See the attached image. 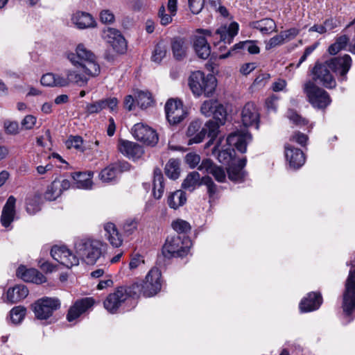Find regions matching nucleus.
<instances>
[{
	"mask_svg": "<svg viewBox=\"0 0 355 355\" xmlns=\"http://www.w3.org/2000/svg\"><path fill=\"white\" fill-rule=\"evenodd\" d=\"M67 58L76 67L75 70H67L66 72L69 85L76 84L83 87L88 81L85 75L95 76L100 72L95 55L82 44L78 45L76 53H68Z\"/></svg>",
	"mask_w": 355,
	"mask_h": 355,
	"instance_id": "obj_1",
	"label": "nucleus"
},
{
	"mask_svg": "<svg viewBox=\"0 0 355 355\" xmlns=\"http://www.w3.org/2000/svg\"><path fill=\"white\" fill-rule=\"evenodd\" d=\"M161 276L159 268H152L142 284L135 283L128 287L123 286L126 300L129 297L137 298L141 293L145 297L156 295L161 290Z\"/></svg>",
	"mask_w": 355,
	"mask_h": 355,
	"instance_id": "obj_2",
	"label": "nucleus"
},
{
	"mask_svg": "<svg viewBox=\"0 0 355 355\" xmlns=\"http://www.w3.org/2000/svg\"><path fill=\"white\" fill-rule=\"evenodd\" d=\"M76 252L83 263L93 266L103 254L106 244L98 240L83 239L77 241L75 243Z\"/></svg>",
	"mask_w": 355,
	"mask_h": 355,
	"instance_id": "obj_3",
	"label": "nucleus"
},
{
	"mask_svg": "<svg viewBox=\"0 0 355 355\" xmlns=\"http://www.w3.org/2000/svg\"><path fill=\"white\" fill-rule=\"evenodd\" d=\"M188 80L190 89L196 96L204 95L209 97L213 95L217 86V80L213 74L206 76L200 71L192 72Z\"/></svg>",
	"mask_w": 355,
	"mask_h": 355,
	"instance_id": "obj_4",
	"label": "nucleus"
},
{
	"mask_svg": "<svg viewBox=\"0 0 355 355\" xmlns=\"http://www.w3.org/2000/svg\"><path fill=\"white\" fill-rule=\"evenodd\" d=\"M202 123L199 120H195L190 123L187 131V136L189 137L188 144H199L202 141L206 135L211 140L214 139L218 134V124L212 120H209L205 124L204 127H201Z\"/></svg>",
	"mask_w": 355,
	"mask_h": 355,
	"instance_id": "obj_5",
	"label": "nucleus"
},
{
	"mask_svg": "<svg viewBox=\"0 0 355 355\" xmlns=\"http://www.w3.org/2000/svg\"><path fill=\"white\" fill-rule=\"evenodd\" d=\"M191 241L188 236L180 235L168 237L163 248L164 257H184L189 252Z\"/></svg>",
	"mask_w": 355,
	"mask_h": 355,
	"instance_id": "obj_6",
	"label": "nucleus"
},
{
	"mask_svg": "<svg viewBox=\"0 0 355 355\" xmlns=\"http://www.w3.org/2000/svg\"><path fill=\"white\" fill-rule=\"evenodd\" d=\"M303 92L311 105L318 109H325L331 102L329 94L313 81L307 80L303 85Z\"/></svg>",
	"mask_w": 355,
	"mask_h": 355,
	"instance_id": "obj_7",
	"label": "nucleus"
},
{
	"mask_svg": "<svg viewBox=\"0 0 355 355\" xmlns=\"http://www.w3.org/2000/svg\"><path fill=\"white\" fill-rule=\"evenodd\" d=\"M313 81L315 85L318 83L327 89H333L336 87V81L330 71L329 64L323 57V60H317L311 70Z\"/></svg>",
	"mask_w": 355,
	"mask_h": 355,
	"instance_id": "obj_8",
	"label": "nucleus"
},
{
	"mask_svg": "<svg viewBox=\"0 0 355 355\" xmlns=\"http://www.w3.org/2000/svg\"><path fill=\"white\" fill-rule=\"evenodd\" d=\"M239 26L237 22L233 21L228 26L223 25L216 29L214 33L210 30L199 28L197 32L202 33V35L209 36L214 38L215 35L220 36V40L218 42H213L214 44L216 46L219 42H223L224 43L231 44L234 40V37L238 34Z\"/></svg>",
	"mask_w": 355,
	"mask_h": 355,
	"instance_id": "obj_9",
	"label": "nucleus"
},
{
	"mask_svg": "<svg viewBox=\"0 0 355 355\" xmlns=\"http://www.w3.org/2000/svg\"><path fill=\"white\" fill-rule=\"evenodd\" d=\"M32 306L37 319L46 320L55 311L60 309V302L55 297H44L37 300Z\"/></svg>",
	"mask_w": 355,
	"mask_h": 355,
	"instance_id": "obj_10",
	"label": "nucleus"
},
{
	"mask_svg": "<svg viewBox=\"0 0 355 355\" xmlns=\"http://www.w3.org/2000/svg\"><path fill=\"white\" fill-rule=\"evenodd\" d=\"M343 297V311L349 316L355 312V268L349 272Z\"/></svg>",
	"mask_w": 355,
	"mask_h": 355,
	"instance_id": "obj_11",
	"label": "nucleus"
},
{
	"mask_svg": "<svg viewBox=\"0 0 355 355\" xmlns=\"http://www.w3.org/2000/svg\"><path fill=\"white\" fill-rule=\"evenodd\" d=\"M329 67L336 73L339 81H345L347 79V74L349 71L352 60L349 55L326 58Z\"/></svg>",
	"mask_w": 355,
	"mask_h": 355,
	"instance_id": "obj_12",
	"label": "nucleus"
},
{
	"mask_svg": "<svg viewBox=\"0 0 355 355\" xmlns=\"http://www.w3.org/2000/svg\"><path fill=\"white\" fill-rule=\"evenodd\" d=\"M132 134L137 141L147 146H154L159 140L156 131L143 123L134 125L132 128Z\"/></svg>",
	"mask_w": 355,
	"mask_h": 355,
	"instance_id": "obj_13",
	"label": "nucleus"
},
{
	"mask_svg": "<svg viewBox=\"0 0 355 355\" xmlns=\"http://www.w3.org/2000/svg\"><path fill=\"white\" fill-rule=\"evenodd\" d=\"M52 258L62 266H77L79 258L73 254L65 245H53L51 250Z\"/></svg>",
	"mask_w": 355,
	"mask_h": 355,
	"instance_id": "obj_14",
	"label": "nucleus"
},
{
	"mask_svg": "<svg viewBox=\"0 0 355 355\" xmlns=\"http://www.w3.org/2000/svg\"><path fill=\"white\" fill-rule=\"evenodd\" d=\"M102 37L116 53L122 54L126 51V41L119 30L113 28H105L102 32Z\"/></svg>",
	"mask_w": 355,
	"mask_h": 355,
	"instance_id": "obj_15",
	"label": "nucleus"
},
{
	"mask_svg": "<svg viewBox=\"0 0 355 355\" xmlns=\"http://www.w3.org/2000/svg\"><path fill=\"white\" fill-rule=\"evenodd\" d=\"M166 119L170 125H175L180 123L186 116L187 112L183 109L180 101L169 99L165 105Z\"/></svg>",
	"mask_w": 355,
	"mask_h": 355,
	"instance_id": "obj_16",
	"label": "nucleus"
},
{
	"mask_svg": "<svg viewBox=\"0 0 355 355\" xmlns=\"http://www.w3.org/2000/svg\"><path fill=\"white\" fill-rule=\"evenodd\" d=\"M126 300L123 286L118 287L116 291L108 295L103 304L105 309L111 313H115L119 306Z\"/></svg>",
	"mask_w": 355,
	"mask_h": 355,
	"instance_id": "obj_17",
	"label": "nucleus"
},
{
	"mask_svg": "<svg viewBox=\"0 0 355 355\" xmlns=\"http://www.w3.org/2000/svg\"><path fill=\"white\" fill-rule=\"evenodd\" d=\"M16 275L28 283L41 284L46 282V277L35 268H17Z\"/></svg>",
	"mask_w": 355,
	"mask_h": 355,
	"instance_id": "obj_18",
	"label": "nucleus"
},
{
	"mask_svg": "<svg viewBox=\"0 0 355 355\" xmlns=\"http://www.w3.org/2000/svg\"><path fill=\"white\" fill-rule=\"evenodd\" d=\"M241 119L244 126H255L259 128V114L253 103L248 102L243 107L241 112Z\"/></svg>",
	"mask_w": 355,
	"mask_h": 355,
	"instance_id": "obj_19",
	"label": "nucleus"
},
{
	"mask_svg": "<svg viewBox=\"0 0 355 355\" xmlns=\"http://www.w3.org/2000/svg\"><path fill=\"white\" fill-rule=\"evenodd\" d=\"M285 156L289 166L293 169H298L305 162V155L302 150L290 144L285 146Z\"/></svg>",
	"mask_w": 355,
	"mask_h": 355,
	"instance_id": "obj_20",
	"label": "nucleus"
},
{
	"mask_svg": "<svg viewBox=\"0 0 355 355\" xmlns=\"http://www.w3.org/2000/svg\"><path fill=\"white\" fill-rule=\"evenodd\" d=\"M94 304V300L92 297H85L77 300L68 311L67 314V320L72 322L77 319L81 314L92 306Z\"/></svg>",
	"mask_w": 355,
	"mask_h": 355,
	"instance_id": "obj_21",
	"label": "nucleus"
},
{
	"mask_svg": "<svg viewBox=\"0 0 355 355\" xmlns=\"http://www.w3.org/2000/svg\"><path fill=\"white\" fill-rule=\"evenodd\" d=\"M16 198L13 196H10L1 211V225L6 228H12L11 223L15 218Z\"/></svg>",
	"mask_w": 355,
	"mask_h": 355,
	"instance_id": "obj_22",
	"label": "nucleus"
},
{
	"mask_svg": "<svg viewBox=\"0 0 355 355\" xmlns=\"http://www.w3.org/2000/svg\"><path fill=\"white\" fill-rule=\"evenodd\" d=\"M118 149L123 155L129 158L139 157L144 153L139 144L122 139L119 140Z\"/></svg>",
	"mask_w": 355,
	"mask_h": 355,
	"instance_id": "obj_23",
	"label": "nucleus"
},
{
	"mask_svg": "<svg viewBox=\"0 0 355 355\" xmlns=\"http://www.w3.org/2000/svg\"><path fill=\"white\" fill-rule=\"evenodd\" d=\"M322 303V297L320 293L311 292L303 298L300 303L301 312H310L319 309Z\"/></svg>",
	"mask_w": 355,
	"mask_h": 355,
	"instance_id": "obj_24",
	"label": "nucleus"
},
{
	"mask_svg": "<svg viewBox=\"0 0 355 355\" xmlns=\"http://www.w3.org/2000/svg\"><path fill=\"white\" fill-rule=\"evenodd\" d=\"M246 158L236 160L230 164L227 167V173L230 180L234 182H242L244 180L245 171L243 168L246 164Z\"/></svg>",
	"mask_w": 355,
	"mask_h": 355,
	"instance_id": "obj_25",
	"label": "nucleus"
},
{
	"mask_svg": "<svg viewBox=\"0 0 355 355\" xmlns=\"http://www.w3.org/2000/svg\"><path fill=\"white\" fill-rule=\"evenodd\" d=\"M71 21L79 29L94 28L96 22L92 15L86 12L77 11L71 17Z\"/></svg>",
	"mask_w": 355,
	"mask_h": 355,
	"instance_id": "obj_26",
	"label": "nucleus"
},
{
	"mask_svg": "<svg viewBox=\"0 0 355 355\" xmlns=\"http://www.w3.org/2000/svg\"><path fill=\"white\" fill-rule=\"evenodd\" d=\"M199 169H205L219 182H223L225 180L226 175L223 168L215 164L210 159H204L199 166Z\"/></svg>",
	"mask_w": 355,
	"mask_h": 355,
	"instance_id": "obj_27",
	"label": "nucleus"
},
{
	"mask_svg": "<svg viewBox=\"0 0 355 355\" xmlns=\"http://www.w3.org/2000/svg\"><path fill=\"white\" fill-rule=\"evenodd\" d=\"M28 289L24 284H16L7 291V301L13 304L17 303L27 297Z\"/></svg>",
	"mask_w": 355,
	"mask_h": 355,
	"instance_id": "obj_28",
	"label": "nucleus"
},
{
	"mask_svg": "<svg viewBox=\"0 0 355 355\" xmlns=\"http://www.w3.org/2000/svg\"><path fill=\"white\" fill-rule=\"evenodd\" d=\"M227 144L230 148L234 146L241 153L246 152L247 142L245 134H241L239 132H232L227 137Z\"/></svg>",
	"mask_w": 355,
	"mask_h": 355,
	"instance_id": "obj_29",
	"label": "nucleus"
},
{
	"mask_svg": "<svg viewBox=\"0 0 355 355\" xmlns=\"http://www.w3.org/2000/svg\"><path fill=\"white\" fill-rule=\"evenodd\" d=\"M193 48L198 56L203 60L208 58L210 55L211 47L204 36L195 37Z\"/></svg>",
	"mask_w": 355,
	"mask_h": 355,
	"instance_id": "obj_30",
	"label": "nucleus"
},
{
	"mask_svg": "<svg viewBox=\"0 0 355 355\" xmlns=\"http://www.w3.org/2000/svg\"><path fill=\"white\" fill-rule=\"evenodd\" d=\"M187 45L183 38L177 37L171 41V50L174 58L180 61L187 57Z\"/></svg>",
	"mask_w": 355,
	"mask_h": 355,
	"instance_id": "obj_31",
	"label": "nucleus"
},
{
	"mask_svg": "<svg viewBox=\"0 0 355 355\" xmlns=\"http://www.w3.org/2000/svg\"><path fill=\"white\" fill-rule=\"evenodd\" d=\"M94 173L87 172H76L71 173V177L75 181L76 187L78 189H90L92 185V176Z\"/></svg>",
	"mask_w": 355,
	"mask_h": 355,
	"instance_id": "obj_32",
	"label": "nucleus"
},
{
	"mask_svg": "<svg viewBox=\"0 0 355 355\" xmlns=\"http://www.w3.org/2000/svg\"><path fill=\"white\" fill-rule=\"evenodd\" d=\"M212 153L217 155V159L219 162L224 165L229 166L230 164L236 160L235 157L236 152L233 148L228 147L220 150L215 146L212 150Z\"/></svg>",
	"mask_w": 355,
	"mask_h": 355,
	"instance_id": "obj_33",
	"label": "nucleus"
},
{
	"mask_svg": "<svg viewBox=\"0 0 355 355\" xmlns=\"http://www.w3.org/2000/svg\"><path fill=\"white\" fill-rule=\"evenodd\" d=\"M164 189V176L159 168L156 167L153 171V193L155 198L160 199Z\"/></svg>",
	"mask_w": 355,
	"mask_h": 355,
	"instance_id": "obj_34",
	"label": "nucleus"
},
{
	"mask_svg": "<svg viewBox=\"0 0 355 355\" xmlns=\"http://www.w3.org/2000/svg\"><path fill=\"white\" fill-rule=\"evenodd\" d=\"M187 202L186 193L182 190H177L171 193L167 199L168 206L173 209H177L183 206Z\"/></svg>",
	"mask_w": 355,
	"mask_h": 355,
	"instance_id": "obj_35",
	"label": "nucleus"
},
{
	"mask_svg": "<svg viewBox=\"0 0 355 355\" xmlns=\"http://www.w3.org/2000/svg\"><path fill=\"white\" fill-rule=\"evenodd\" d=\"M254 28L260 31L263 34H268L272 31H276V24L270 18H265L259 21H254L252 24Z\"/></svg>",
	"mask_w": 355,
	"mask_h": 355,
	"instance_id": "obj_36",
	"label": "nucleus"
},
{
	"mask_svg": "<svg viewBox=\"0 0 355 355\" xmlns=\"http://www.w3.org/2000/svg\"><path fill=\"white\" fill-rule=\"evenodd\" d=\"M165 173L171 179L176 180L180 175V161L170 159L165 166Z\"/></svg>",
	"mask_w": 355,
	"mask_h": 355,
	"instance_id": "obj_37",
	"label": "nucleus"
},
{
	"mask_svg": "<svg viewBox=\"0 0 355 355\" xmlns=\"http://www.w3.org/2000/svg\"><path fill=\"white\" fill-rule=\"evenodd\" d=\"M117 166L113 164H110L103 168L99 173V178L104 182H110L115 180L119 175L117 172Z\"/></svg>",
	"mask_w": 355,
	"mask_h": 355,
	"instance_id": "obj_38",
	"label": "nucleus"
},
{
	"mask_svg": "<svg viewBox=\"0 0 355 355\" xmlns=\"http://www.w3.org/2000/svg\"><path fill=\"white\" fill-rule=\"evenodd\" d=\"M200 175L198 172L193 171L189 173L182 184V187L185 189L193 190L196 186H200Z\"/></svg>",
	"mask_w": 355,
	"mask_h": 355,
	"instance_id": "obj_39",
	"label": "nucleus"
},
{
	"mask_svg": "<svg viewBox=\"0 0 355 355\" xmlns=\"http://www.w3.org/2000/svg\"><path fill=\"white\" fill-rule=\"evenodd\" d=\"M213 116V119H211L214 122L217 123L218 124V128L220 125H223L226 121L227 118V111L225 107L219 103L217 101V104L214 110V112L211 114Z\"/></svg>",
	"mask_w": 355,
	"mask_h": 355,
	"instance_id": "obj_40",
	"label": "nucleus"
},
{
	"mask_svg": "<svg viewBox=\"0 0 355 355\" xmlns=\"http://www.w3.org/2000/svg\"><path fill=\"white\" fill-rule=\"evenodd\" d=\"M60 181L55 180L49 185L44 193V198L51 201L55 200L62 193L59 187Z\"/></svg>",
	"mask_w": 355,
	"mask_h": 355,
	"instance_id": "obj_41",
	"label": "nucleus"
},
{
	"mask_svg": "<svg viewBox=\"0 0 355 355\" xmlns=\"http://www.w3.org/2000/svg\"><path fill=\"white\" fill-rule=\"evenodd\" d=\"M26 313V309L22 306L13 307L10 311V318L12 323L19 324L24 318Z\"/></svg>",
	"mask_w": 355,
	"mask_h": 355,
	"instance_id": "obj_42",
	"label": "nucleus"
},
{
	"mask_svg": "<svg viewBox=\"0 0 355 355\" xmlns=\"http://www.w3.org/2000/svg\"><path fill=\"white\" fill-rule=\"evenodd\" d=\"M171 227L178 234H187L191 230V225L187 221L180 218L173 220Z\"/></svg>",
	"mask_w": 355,
	"mask_h": 355,
	"instance_id": "obj_43",
	"label": "nucleus"
},
{
	"mask_svg": "<svg viewBox=\"0 0 355 355\" xmlns=\"http://www.w3.org/2000/svg\"><path fill=\"white\" fill-rule=\"evenodd\" d=\"M101 110L109 108L110 112H117L119 101L116 97L107 98L98 101Z\"/></svg>",
	"mask_w": 355,
	"mask_h": 355,
	"instance_id": "obj_44",
	"label": "nucleus"
},
{
	"mask_svg": "<svg viewBox=\"0 0 355 355\" xmlns=\"http://www.w3.org/2000/svg\"><path fill=\"white\" fill-rule=\"evenodd\" d=\"M137 105L141 109H146L149 107L153 103V98L150 93L140 92L136 98Z\"/></svg>",
	"mask_w": 355,
	"mask_h": 355,
	"instance_id": "obj_45",
	"label": "nucleus"
},
{
	"mask_svg": "<svg viewBox=\"0 0 355 355\" xmlns=\"http://www.w3.org/2000/svg\"><path fill=\"white\" fill-rule=\"evenodd\" d=\"M200 184L207 187L209 198H212L217 192V186L211 177L206 175L201 178Z\"/></svg>",
	"mask_w": 355,
	"mask_h": 355,
	"instance_id": "obj_46",
	"label": "nucleus"
},
{
	"mask_svg": "<svg viewBox=\"0 0 355 355\" xmlns=\"http://www.w3.org/2000/svg\"><path fill=\"white\" fill-rule=\"evenodd\" d=\"M66 144L69 148L73 147L81 152H84L85 150V147L83 146V139L80 136H70Z\"/></svg>",
	"mask_w": 355,
	"mask_h": 355,
	"instance_id": "obj_47",
	"label": "nucleus"
},
{
	"mask_svg": "<svg viewBox=\"0 0 355 355\" xmlns=\"http://www.w3.org/2000/svg\"><path fill=\"white\" fill-rule=\"evenodd\" d=\"M166 48L162 43H158L153 51L152 55V60L155 62L159 63L166 56Z\"/></svg>",
	"mask_w": 355,
	"mask_h": 355,
	"instance_id": "obj_48",
	"label": "nucleus"
},
{
	"mask_svg": "<svg viewBox=\"0 0 355 355\" xmlns=\"http://www.w3.org/2000/svg\"><path fill=\"white\" fill-rule=\"evenodd\" d=\"M217 104L216 100L205 101L201 105L200 110L202 114L206 116H211Z\"/></svg>",
	"mask_w": 355,
	"mask_h": 355,
	"instance_id": "obj_49",
	"label": "nucleus"
},
{
	"mask_svg": "<svg viewBox=\"0 0 355 355\" xmlns=\"http://www.w3.org/2000/svg\"><path fill=\"white\" fill-rule=\"evenodd\" d=\"M188 1L189 9L194 15L200 13L205 5V0H189Z\"/></svg>",
	"mask_w": 355,
	"mask_h": 355,
	"instance_id": "obj_50",
	"label": "nucleus"
},
{
	"mask_svg": "<svg viewBox=\"0 0 355 355\" xmlns=\"http://www.w3.org/2000/svg\"><path fill=\"white\" fill-rule=\"evenodd\" d=\"M284 36L282 35L281 33L279 35H277L272 37H271L268 42L266 43V49L270 50L272 48H275L277 46H279L284 43Z\"/></svg>",
	"mask_w": 355,
	"mask_h": 355,
	"instance_id": "obj_51",
	"label": "nucleus"
},
{
	"mask_svg": "<svg viewBox=\"0 0 355 355\" xmlns=\"http://www.w3.org/2000/svg\"><path fill=\"white\" fill-rule=\"evenodd\" d=\"M172 15L166 13L165 6L162 5L158 11V17L160 19V23L163 26H166L172 21Z\"/></svg>",
	"mask_w": 355,
	"mask_h": 355,
	"instance_id": "obj_52",
	"label": "nucleus"
},
{
	"mask_svg": "<svg viewBox=\"0 0 355 355\" xmlns=\"http://www.w3.org/2000/svg\"><path fill=\"white\" fill-rule=\"evenodd\" d=\"M40 205L36 199H28L26 201V211L29 214H35L40 210Z\"/></svg>",
	"mask_w": 355,
	"mask_h": 355,
	"instance_id": "obj_53",
	"label": "nucleus"
},
{
	"mask_svg": "<svg viewBox=\"0 0 355 355\" xmlns=\"http://www.w3.org/2000/svg\"><path fill=\"white\" fill-rule=\"evenodd\" d=\"M5 131L8 135H17L19 130V124L17 121H6L3 123Z\"/></svg>",
	"mask_w": 355,
	"mask_h": 355,
	"instance_id": "obj_54",
	"label": "nucleus"
},
{
	"mask_svg": "<svg viewBox=\"0 0 355 355\" xmlns=\"http://www.w3.org/2000/svg\"><path fill=\"white\" fill-rule=\"evenodd\" d=\"M100 20L103 24H112L114 21V15L109 10H103L100 12Z\"/></svg>",
	"mask_w": 355,
	"mask_h": 355,
	"instance_id": "obj_55",
	"label": "nucleus"
},
{
	"mask_svg": "<svg viewBox=\"0 0 355 355\" xmlns=\"http://www.w3.org/2000/svg\"><path fill=\"white\" fill-rule=\"evenodd\" d=\"M185 161L191 168H195L200 162V157L198 154L189 153L185 156Z\"/></svg>",
	"mask_w": 355,
	"mask_h": 355,
	"instance_id": "obj_56",
	"label": "nucleus"
},
{
	"mask_svg": "<svg viewBox=\"0 0 355 355\" xmlns=\"http://www.w3.org/2000/svg\"><path fill=\"white\" fill-rule=\"evenodd\" d=\"M55 77L54 73H47L44 74L41 79L40 83L42 85L46 87H55Z\"/></svg>",
	"mask_w": 355,
	"mask_h": 355,
	"instance_id": "obj_57",
	"label": "nucleus"
},
{
	"mask_svg": "<svg viewBox=\"0 0 355 355\" xmlns=\"http://www.w3.org/2000/svg\"><path fill=\"white\" fill-rule=\"evenodd\" d=\"M105 236L108 239L110 244L114 247L117 248L122 243V239L119 236L118 231L116 232V234H105Z\"/></svg>",
	"mask_w": 355,
	"mask_h": 355,
	"instance_id": "obj_58",
	"label": "nucleus"
},
{
	"mask_svg": "<svg viewBox=\"0 0 355 355\" xmlns=\"http://www.w3.org/2000/svg\"><path fill=\"white\" fill-rule=\"evenodd\" d=\"M36 123V118L33 115H27L21 121V127L26 130L33 128Z\"/></svg>",
	"mask_w": 355,
	"mask_h": 355,
	"instance_id": "obj_59",
	"label": "nucleus"
},
{
	"mask_svg": "<svg viewBox=\"0 0 355 355\" xmlns=\"http://www.w3.org/2000/svg\"><path fill=\"white\" fill-rule=\"evenodd\" d=\"M245 41L240 42L236 44H234L230 50H229L225 54L220 55V59H225L232 55L233 51H238L241 49H245Z\"/></svg>",
	"mask_w": 355,
	"mask_h": 355,
	"instance_id": "obj_60",
	"label": "nucleus"
},
{
	"mask_svg": "<svg viewBox=\"0 0 355 355\" xmlns=\"http://www.w3.org/2000/svg\"><path fill=\"white\" fill-rule=\"evenodd\" d=\"M291 139L297 142L302 146H304L308 141V136L304 133L297 132L292 136Z\"/></svg>",
	"mask_w": 355,
	"mask_h": 355,
	"instance_id": "obj_61",
	"label": "nucleus"
},
{
	"mask_svg": "<svg viewBox=\"0 0 355 355\" xmlns=\"http://www.w3.org/2000/svg\"><path fill=\"white\" fill-rule=\"evenodd\" d=\"M278 97L275 95H272L266 99L265 105L268 110L275 111L277 107V102Z\"/></svg>",
	"mask_w": 355,
	"mask_h": 355,
	"instance_id": "obj_62",
	"label": "nucleus"
},
{
	"mask_svg": "<svg viewBox=\"0 0 355 355\" xmlns=\"http://www.w3.org/2000/svg\"><path fill=\"white\" fill-rule=\"evenodd\" d=\"M280 33L282 35L284 36V41H289L298 35L299 31L295 28H292L284 31H281Z\"/></svg>",
	"mask_w": 355,
	"mask_h": 355,
	"instance_id": "obj_63",
	"label": "nucleus"
},
{
	"mask_svg": "<svg viewBox=\"0 0 355 355\" xmlns=\"http://www.w3.org/2000/svg\"><path fill=\"white\" fill-rule=\"evenodd\" d=\"M245 46L250 54H258L260 51L259 47L256 44V41L246 40Z\"/></svg>",
	"mask_w": 355,
	"mask_h": 355,
	"instance_id": "obj_64",
	"label": "nucleus"
}]
</instances>
